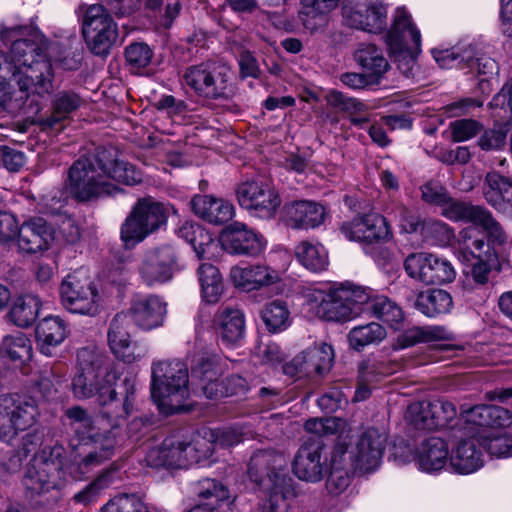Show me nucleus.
I'll use <instances>...</instances> for the list:
<instances>
[{
    "label": "nucleus",
    "mask_w": 512,
    "mask_h": 512,
    "mask_svg": "<svg viewBox=\"0 0 512 512\" xmlns=\"http://www.w3.org/2000/svg\"><path fill=\"white\" fill-rule=\"evenodd\" d=\"M388 47H402L404 44H413L415 50L421 46V34L413 23L411 14L405 7H397L392 16V23L385 34Z\"/></svg>",
    "instance_id": "c756f323"
},
{
    "label": "nucleus",
    "mask_w": 512,
    "mask_h": 512,
    "mask_svg": "<svg viewBox=\"0 0 512 512\" xmlns=\"http://www.w3.org/2000/svg\"><path fill=\"white\" fill-rule=\"evenodd\" d=\"M484 208L483 206L456 201L449 197V200L442 206V215L453 221L476 224Z\"/></svg>",
    "instance_id": "4d7b16f0"
},
{
    "label": "nucleus",
    "mask_w": 512,
    "mask_h": 512,
    "mask_svg": "<svg viewBox=\"0 0 512 512\" xmlns=\"http://www.w3.org/2000/svg\"><path fill=\"white\" fill-rule=\"evenodd\" d=\"M386 329L376 322L360 325L350 330L348 340L350 346L359 351L365 346L378 344L386 338Z\"/></svg>",
    "instance_id": "3c124183"
},
{
    "label": "nucleus",
    "mask_w": 512,
    "mask_h": 512,
    "mask_svg": "<svg viewBox=\"0 0 512 512\" xmlns=\"http://www.w3.org/2000/svg\"><path fill=\"white\" fill-rule=\"evenodd\" d=\"M367 290L369 299L363 303V313H369L392 327L403 321V311L395 302L385 296L373 297L371 291Z\"/></svg>",
    "instance_id": "a19ab883"
},
{
    "label": "nucleus",
    "mask_w": 512,
    "mask_h": 512,
    "mask_svg": "<svg viewBox=\"0 0 512 512\" xmlns=\"http://www.w3.org/2000/svg\"><path fill=\"white\" fill-rule=\"evenodd\" d=\"M35 334L41 353L52 356L67 337V327L60 317L47 316L38 323Z\"/></svg>",
    "instance_id": "f704fd0d"
},
{
    "label": "nucleus",
    "mask_w": 512,
    "mask_h": 512,
    "mask_svg": "<svg viewBox=\"0 0 512 512\" xmlns=\"http://www.w3.org/2000/svg\"><path fill=\"white\" fill-rule=\"evenodd\" d=\"M114 148L98 147L79 157L68 170L66 189L78 202L115 195L120 189L107 180L108 165L114 160Z\"/></svg>",
    "instance_id": "7ed1b4c3"
},
{
    "label": "nucleus",
    "mask_w": 512,
    "mask_h": 512,
    "mask_svg": "<svg viewBox=\"0 0 512 512\" xmlns=\"http://www.w3.org/2000/svg\"><path fill=\"white\" fill-rule=\"evenodd\" d=\"M448 339H450V333L444 327H414L401 334L397 343L399 348L404 349L422 342Z\"/></svg>",
    "instance_id": "09e8293b"
},
{
    "label": "nucleus",
    "mask_w": 512,
    "mask_h": 512,
    "mask_svg": "<svg viewBox=\"0 0 512 512\" xmlns=\"http://www.w3.org/2000/svg\"><path fill=\"white\" fill-rule=\"evenodd\" d=\"M80 104L81 99L76 93L59 92L53 99L51 115L42 120V123L49 128H54L58 123L66 120L73 111L77 110Z\"/></svg>",
    "instance_id": "a18cd8bd"
},
{
    "label": "nucleus",
    "mask_w": 512,
    "mask_h": 512,
    "mask_svg": "<svg viewBox=\"0 0 512 512\" xmlns=\"http://www.w3.org/2000/svg\"><path fill=\"white\" fill-rule=\"evenodd\" d=\"M261 318L271 332L285 329L290 321V311L286 301L276 299L265 304Z\"/></svg>",
    "instance_id": "864d4df0"
},
{
    "label": "nucleus",
    "mask_w": 512,
    "mask_h": 512,
    "mask_svg": "<svg viewBox=\"0 0 512 512\" xmlns=\"http://www.w3.org/2000/svg\"><path fill=\"white\" fill-rule=\"evenodd\" d=\"M249 479L257 484L264 496L259 503L262 512H288L290 500L296 494L293 479L286 472V459L273 450L255 452L248 463Z\"/></svg>",
    "instance_id": "f03ea898"
},
{
    "label": "nucleus",
    "mask_w": 512,
    "mask_h": 512,
    "mask_svg": "<svg viewBox=\"0 0 512 512\" xmlns=\"http://www.w3.org/2000/svg\"><path fill=\"white\" fill-rule=\"evenodd\" d=\"M340 0H301V10L299 18L304 27L310 31L316 30L318 27L317 19L333 11Z\"/></svg>",
    "instance_id": "49530a36"
},
{
    "label": "nucleus",
    "mask_w": 512,
    "mask_h": 512,
    "mask_svg": "<svg viewBox=\"0 0 512 512\" xmlns=\"http://www.w3.org/2000/svg\"><path fill=\"white\" fill-rule=\"evenodd\" d=\"M344 422L339 418H312L306 421L305 430L317 436L337 433Z\"/></svg>",
    "instance_id": "774afa93"
},
{
    "label": "nucleus",
    "mask_w": 512,
    "mask_h": 512,
    "mask_svg": "<svg viewBox=\"0 0 512 512\" xmlns=\"http://www.w3.org/2000/svg\"><path fill=\"white\" fill-rule=\"evenodd\" d=\"M340 232L349 241L366 244L387 241L392 233L385 217L378 213H365L344 222Z\"/></svg>",
    "instance_id": "4be33fe9"
},
{
    "label": "nucleus",
    "mask_w": 512,
    "mask_h": 512,
    "mask_svg": "<svg viewBox=\"0 0 512 512\" xmlns=\"http://www.w3.org/2000/svg\"><path fill=\"white\" fill-rule=\"evenodd\" d=\"M214 330L218 340L227 347L240 346L246 334L244 312L233 306L220 307L214 315Z\"/></svg>",
    "instance_id": "393cba45"
},
{
    "label": "nucleus",
    "mask_w": 512,
    "mask_h": 512,
    "mask_svg": "<svg viewBox=\"0 0 512 512\" xmlns=\"http://www.w3.org/2000/svg\"><path fill=\"white\" fill-rule=\"evenodd\" d=\"M481 443L478 434L458 443L452 451L450 464L460 474H470L483 465Z\"/></svg>",
    "instance_id": "473e14b6"
},
{
    "label": "nucleus",
    "mask_w": 512,
    "mask_h": 512,
    "mask_svg": "<svg viewBox=\"0 0 512 512\" xmlns=\"http://www.w3.org/2000/svg\"><path fill=\"white\" fill-rule=\"evenodd\" d=\"M190 203L193 212L199 218L211 224H224L234 216L233 204L223 198L211 195H195Z\"/></svg>",
    "instance_id": "2f4dec72"
},
{
    "label": "nucleus",
    "mask_w": 512,
    "mask_h": 512,
    "mask_svg": "<svg viewBox=\"0 0 512 512\" xmlns=\"http://www.w3.org/2000/svg\"><path fill=\"white\" fill-rule=\"evenodd\" d=\"M466 422L481 428L508 427L512 424L511 412L501 406L477 405L465 410Z\"/></svg>",
    "instance_id": "c9c22d12"
},
{
    "label": "nucleus",
    "mask_w": 512,
    "mask_h": 512,
    "mask_svg": "<svg viewBox=\"0 0 512 512\" xmlns=\"http://www.w3.org/2000/svg\"><path fill=\"white\" fill-rule=\"evenodd\" d=\"M342 16L346 26L369 33H381L387 27V8L378 0H349Z\"/></svg>",
    "instance_id": "a211bd4d"
},
{
    "label": "nucleus",
    "mask_w": 512,
    "mask_h": 512,
    "mask_svg": "<svg viewBox=\"0 0 512 512\" xmlns=\"http://www.w3.org/2000/svg\"><path fill=\"white\" fill-rule=\"evenodd\" d=\"M67 481L64 469V448H44L30 462L23 477L27 498L35 500L51 490L62 488Z\"/></svg>",
    "instance_id": "6e6552de"
},
{
    "label": "nucleus",
    "mask_w": 512,
    "mask_h": 512,
    "mask_svg": "<svg viewBox=\"0 0 512 512\" xmlns=\"http://www.w3.org/2000/svg\"><path fill=\"white\" fill-rule=\"evenodd\" d=\"M93 450L88 451L79 461L72 463L67 469L75 480L82 479L93 468L111 459L115 451L125 444L126 438L114 425L104 433L92 434Z\"/></svg>",
    "instance_id": "dca6fc26"
},
{
    "label": "nucleus",
    "mask_w": 512,
    "mask_h": 512,
    "mask_svg": "<svg viewBox=\"0 0 512 512\" xmlns=\"http://www.w3.org/2000/svg\"><path fill=\"white\" fill-rule=\"evenodd\" d=\"M40 417L37 401L28 394L0 395V440L9 441L33 427Z\"/></svg>",
    "instance_id": "9d476101"
},
{
    "label": "nucleus",
    "mask_w": 512,
    "mask_h": 512,
    "mask_svg": "<svg viewBox=\"0 0 512 512\" xmlns=\"http://www.w3.org/2000/svg\"><path fill=\"white\" fill-rule=\"evenodd\" d=\"M223 248L231 254L256 257L266 247L264 238L241 222L230 224L222 233Z\"/></svg>",
    "instance_id": "b1692460"
},
{
    "label": "nucleus",
    "mask_w": 512,
    "mask_h": 512,
    "mask_svg": "<svg viewBox=\"0 0 512 512\" xmlns=\"http://www.w3.org/2000/svg\"><path fill=\"white\" fill-rule=\"evenodd\" d=\"M151 396L166 414L184 411L190 396L189 372L180 360L154 361L151 366Z\"/></svg>",
    "instance_id": "423d86ee"
},
{
    "label": "nucleus",
    "mask_w": 512,
    "mask_h": 512,
    "mask_svg": "<svg viewBox=\"0 0 512 512\" xmlns=\"http://www.w3.org/2000/svg\"><path fill=\"white\" fill-rule=\"evenodd\" d=\"M212 453V444L204 438L186 442L168 437L148 449L145 455L147 466L152 468L183 469L207 459Z\"/></svg>",
    "instance_id": "1a4fd4ad"
},
{
    "label": "nucleus",
    "mask_w": 512,
    "mask_h": 512,
    "mask_svg": "<svg viewBox=\"0 0 512 512\" xmlns=\"http://www.w3.org/2000/svg\"><path fill=\"white\" fill-rule=\"evenodd\" d=\"M179 270L178 255L169 245L145 251L138 265L139 278L149 288L170 282Z\"/></svg>",
    "instance_id": "4468645a"
},
{
    "label": "nucleus",
    "mask_w": 512,
    "mask_h": 512,
    "mask_svg": "<svg viewBox=\"0 0 512 512\" xmlns=\"http://www.w3.org/2000/svg\"><path fill=\"white\" fill-rule=\"evenodd\" d=\"M114 160L108 165L107 180H115L126 185H136L141 182L142 174L135 166L118 159V152L114 149Z\"/></svg>",
    "instance_id": "13d9d810"
},
{
    "label": "nucleus",
    "mask_w": 512,
    "mask_h": 512,
    "mask_svg": "<svg viewBox=\"0 0 512 512\" xmlns=\"http://www.w3.org/2000/svg\"><path fill=\"white\" fill-rule=\"evenodd\" d=\"M153 51L143 42H134L125 49V58L127 63L133 68H145L152 60Z\"/></svg>",
    "instance_id": "69168bd1"
},
{
    "label": "nucleus",
    "mask_w": 512,
    "mask_h": 512,
    "mask_svg": "<svg viewBox=\"0 0 512 512\" xmlns=\"http://www.w3.org/2000/svg\"><path fill=\"white\" fill-rule=\"evenodd\" d=\"M117 380V371L98 349L84 347L77 352V370L72 379V391L76 398L96 397L97 403H105L107 393L112 392Z\"/></svg>",
    "instance_id": "39448f33"
},
{
    "label": "nucleus",
    "mask_w": 512,
    "mask_h": 512,
    "mask_svg": "<svg viewBox=\"0 0 512 512\" xmlns=\"http://www.w3.org/2000/svg\"><path fill=\"white\" fill-rule=\"evenodd\" d=\"M347 452V442L339 438L332 451L330 472L326 481V488L330 494H341L350 485L351 471L354 469L346 457Z\"/></svg>",
    "instance_id": "7c9ffc66"
},
{
    "label": "nucleus",
    "mask_w": 512,
    "mask_h": 512,
    "mask_svg": "<svg viewBox=\"0 0 512 512\" xmlns=\"http://www.w3.org/2000/svg\"><path fill=\"white\" fill-rule=\"evenodd\" d=\"M388 434L384 429L367 428L359 437L356 445L348 449L347 459L354 471L371 472L381 463Z\"/></svg>",
    "instance_id": "6ab92c4d"
},
{
    "label": "nucleus",
    "mask_w": 512,
    "mask_h": 512,
    "mask_svg": "<svg viewBox=\"0 0 512 512\" xmlns=\"http://www.w3.org/2000/svg\"><path fill=\"white\" fill-rule=\"evenodd\" d=\"M414 307L428 317L449 313L453 308L450 293L442 289H432L418 293Z\"/></svg>",
    "instance_id": "ea45409f"
},
{
    "label": "nucleus",
    "mask_w": 512,
    "mask_h": 512,
    "mask_svg": "<svg viewBox=\"0 0 512 512\" xmlns=\"http://www.w3.org/2000/svg\"><path fill=\"white\" fill-rule=\"evenodd\" d=\"M369 299L367 288L345 282L328 291L314 290L308 294V302L317 314L327 321L346 322L363 313V303Z\"/></svg>",
    "instance_id": "0eeeda50"
},
{
    "label": "nucleus",
    "mask_w": 512,
    "mask_h": 512,
    "mask_svg": "<svg viewBox=\"0 0 512 512\" xmlns=\"http://www.w3.org/2000/svg\"><path fill=\"white\" fill-rule=\"evenodd\" d=\"M326 446L320 438L310 437L295 454L292 469L295 476L306 482H320L328 471Z\"/></svg>",
    "instance_id": "aec40b11"
},
{
    "label": "nucleus",
    "mask_w": 512,
    "mask_h": 512,
    "mask_svg": "<svg viewBox=\"0 0 512 512\" xmlns=\"http://www.w3.org/2000/svg\"><path fill=\"white\" fill-rule=\"evenodd\" d=\"M192 373L203 383L202 390L207 398H215L219 394L218 368L216 363L204 356L197 359Z\"/></svg>",
    "instance_id": "de8ad7c7"
},
{
    "label": "nucleus",
    "mask_w": 512,
    "mask_h": 512,
    "mask_svg": "<svg viewBox=\"0 0 512 512\" xmlns=\"http://www.w3.org/2000/svg\"><path fill=\"white\" fill-rule=\"evenodd\" d=\"M286 214L292 227L309 229L324 221L325 210L315 202L298 201L286 206Z\"/></svg>",
    "instance_id": "4c0bfd02"
},
{
    "label": "nucleus",
    "mask_w": 512,
    "mask_h": 512,
    "mask_svg": "<svg viewBox=\"0 0 512 512\" xmlns=\"http://www.w3.org/2000/svg\"><path fill=\"white\" fill-rule=\"evenodd\" d=\"M325 100L330 107L350 115L367 110V106L364 103L356 98L348 97L337 90L329 91L325 96Z\"/></svg>",
    "instance_id": "680f3d73"
},
{
    "label": "nucleus",
    "mask_w": 512,
    "mask_h": 512,
    "mask_svg": "<svg viewBox=\"0 0 512 512\" xmlns=\"http://www.w3.org/2000/svg\"><path fill=\"white\" fill-rule=\"evenodd\" d=\"M0 355L12 361L25 362L31 359V341L22 333L5 336L0 345Z\"/></svg>",
    "instance_id": "603ef678"
},
{
    "label": "nucleus",
    "mask_w": 512,
    "mask_h": 512,
    "mask_svg": "<svg viewBox=\"0 0 512 512\" xmlns=\"http://www.w3.org/2000/svg\"><path fill=\"white\" fill-rule=\"evenodd\" d=\"M126 314L137 327L150 331L163 326L167 315V303L155 294L137 297L131 301Z\"/></svg>",
    "instance_id": "5701e85b"
},
{
    "label": "nucleus",
    "mask_w": 512,
    "mask_h": 512,
    "mask_svg": "<svg viewBox=\"0 0 512 512\" xmlns=\"http://www.w3.org/2000/svg\"><path fill=\"white\" fill-rule=\"evenodd\" d=\"M232 283L247 292L271 286L280 280L279 273L266 265L233 266L230 270Z\"/></svg>",
    "instance_id": "bb28decb"
},
{
    "label": "nucleus",
    "mask_w": 512,
    "mask_h": 512,
    "mask_svg": "<svg viewBox=\"0 0 512 512\" xmlns=\"http://www.w3.org/2000/svg\"><path fill=\"white\" fill-rule=\"evenodd\" d=\"M456 414V407L452 402L436 399L410 404L405 419L416 429L434 430L448 427Z\"/></svg>",
    "instance_id": "412c9836"
},
{
    "label": "nucleus",
    "mask_w": 512,
    "mask_h": 512,
    "mask_svg": "<svg viewBox=\"0 0 512 512\" xmlns=\"http://www.w3.org/2000/svg\"><path fill=\"white\" fill-rule=\"evenodd\" d=\"M18 246L26 253H37L48 248L51 234L42 218H34L18 226Z\"/></svg>",
    "instance_id": "72a5a7b5"
},
{
    "label": "nucleus",
    "mask_w": 512,
    "mask_h": 512,
    "mask_svg": "<svg viewBox=\"0 0 512 512\" xmlns=\"http://www.w3.org/2000/svg\"><path fill=\"white\" fill-rule=\"evenodd\" d=\"M355 61L377 83L389 70L390 64L381 48L372 43H362L354 53Z\"/></svg>",
    "instance_id": "58836bf2"
},
{
    "label": "nucleus",
    "mask_w": 512,
    "mask_h": 512,
    "mask_svg": "<svg viewBox=\"0 0 512 512\" xmlns=\"http://www.w3.org/2000/svg\"><path fill=\"white\" fill-rule=\"evenodd\" d=\"M101 512H149L147 505L136 494H119L110 499Z\"/></svg>",
    "instance_id": "052dcab7"
},
{
    "label": "nucleus",
    "mask_w": 512,
    "mask_h": 512,
    "mask_svg": "<svg viewBox=\"0 0 512 512\" xmlns=\"http://www.w3.org/2000/svg\"><path fill=\"white\" fill-rule=\"evenodd\" d=\"M130 319L124 312L112 319L108 330V344L112 353L126 363H133L140 358L135 353V344L129 333Z\"/></svg>",
    "instance_id": "c85d7f7f"
},
{
    "label": "nucleus",
    "mask_w": 512,
    "mask_h": 512,
    "mask_svg": "<svg viewBox=\"0 0 512 512\" xmlns=\"http://www.w3.org/2000/svg\"><path fill=\"white\" fill-rule=\"evenodd\" d=\"M236 195L242 208L260 218H272L281 205L278 191L266 181L243 182L238 186Z\"/></svg>",
    "instance_id": "f3484780"
},
{
    "label": "nucleus",
    "mask_w": 512,
    "mask_h": 512,
    "mask_svg": "<svg viewBox=\"0 0 512 512\" xmlns=\"http://www.w3.org/2000/svg\"><path fill=\"white\" fill-rule=\"evenodd\" d=\"M302 354L305 357L306 375H311L312 373L323 375L330 370L334 359L333 348L326 343L309 348Z\"/></svg>",
    "instance_id": "8fccbe9b"
},
{
    "label": "nucleus",
    "mask_w": 512,
    "mask_h": 512,
    "mask_svg": "<svg viewBox=\"0 0 512 512\" xmlns=\"http://www.w3.org/2000/svg\"><path fill=\"white\" fill-rule=\"evenodd\" d=\"M42 41L45 42L44 54L47 56L46 51L49 49L50 55L54 56V59L59 65L65 70H76L80 66V53L72 51L71 48L62 47L60 45H51L48 47L47 41L40 35L36 34Z\"/></svg>",
    "instance_id": "e2e57ef3"
},
{
    "label": "nucleus",
    "mask_w": 512,
    "mask_h": 512,
    "mask_svg": "<svg viewBox=\"0 0 512 512\" xmlns=\"http://www.w3.org/2000/svg\"><path fill=\"white\" fill-rule=\"evenodd\" d=\"M166 220L167 215L160 202L151 197L139 199L121 226V239L127 245L141 242Z\"/></svg>",
    "instance_id": "f8f14e48"
},
{
    "label": "nucleus",
    "mask_w": 512,
    "mask_h": 512,
    "mask_svg": "<svg viewBox=\"0 0 512 512\" xmlns=\"http://www.w3.org/2000/svg\"><path fill=\"white\" fill-rule=\"evenodd\" d=\"M40 307L41 302L37 296L24 295L16 300L8 316L16 326L26 328L36 320Z\"/></svg>",
    "instance_id": "37998d69"
},
{
    "label": "nucleus",
    "mask_w": 512,
    "mask_h": 512,
    "mask_svg": "<svg viewBox=\"0 0 512 512\" xmlns=\"http://www.w3.org/2000/svg\"><path fill=\"white\" fill-rule=\"evenodd\" d=\"M181 83L205 102H229L238 93L231 67L214 60L186 67L181 75Z\"/></svg>",
    "instance_id": "20e7f679"
},
{
    "label": "nucleus",
    "mask_w": 512,
    "mask_h": 512,
    "mask_svg": "<svg viewBox=\"0 0 512 512\" xmlns=\"http://www.w3.org/2000/svg\"><path fill=\"white\" fill-rule=\"evenodd\" d=\"M481 447L494 457H512V434L482 430L477 433Z\"/></svg>",
    "instance_id": "5fc2aeb1"
},
{
    "label": "nucleus",
    "mask_w": 512,
    "mask_h": 512,
    "mask_svg": "<svg viewBox=\"0 0 512 512\" xmlns=\"http://www.w3.org/2000/svg\"><path fill=\"white\" fill-rule=\"evenodd\" d=\"M407 275L425 285L451 283L456 271L449 260L429 252L409 254L404 261Z\"/></svg>",
    "instance_id": "2eb2a0df"
},
{
    "label": "nucleus",
    "mask_w": 512,
    "mask_h": 512,
    "mask_svg": "<svg viewBox=\"0 0 512 512\" xmlns=\"http://www.w3.org/2000/svg\"><path fill=\"white\" fill-rule=\"evenodd\" d=\"M66 416L70 420L71 428L83 439H91L92 434L104 433V431L97 430L94 426V422L88 412L79 407L74 406L66 411Z\"/></svg>",
    "instance_id": "bf43d9fd"
},
{
    "label": "nucleus",
    "mask_w": 512,
    "mask_h": 512,
    "mask_svg": "<svg viewBox=\"0 0 512 512\" xmlns=\"http://www.w3.org/2000/svg\"><path fill=\"white\" fill-rule=\"evenodd\" d=\"M60 295L64 308L71 313L94 316L99 311V295L85 269L69 274L62 281Z\"/></svg>",
    "instance_id": "ddd939ff"
},
{
    "label": "nucleus",
    "mask_w": 512,
    "mask_h": 512,
    "mask_svg": "<svg viewBox=\"0 0 512 512\" xmlns=\"http://www.w3.org/2000/svg\"><path fill=\"white\" fill-rule=\"evenodd\" d=\"M398 368L399 364L396 362L368 358L359 365V378L374 384L395 373Z\"/></svg>",
    "instance_id": "6e6d98bb"
},
{
    "label": "nucleus",
    "mask_w": 512,
    "mask_h": 512,
    "mask_svg": "<svg viewBox=\"0 0 512 512\" xmlns=\"http://www.w3.org/2000/svg\"><path fill=\"white\" fill-rule=\"evenodd\" d=\"M82 34L95 55H105L118 38V27L108 10L100 4L82 6Z\"/></svg>",
    "instance_id": "9b49d317"
},
{
    "label": "nucleus",
    "mask_w": 512,
    "mask_h": 512,
    "mask_svg": "<svg viewBox=\"0 0 512 512\" xmlns=\"http://www.w3.org/2000/svg\"><path fill=\"white\" fill-rule=\"evenodd\" d=\"M475 225L481 226L488 233L493 243L498 245L506 243L507 235L505 231L488 209H483Z\"/></svg>",
    "instance_id": "338daca9"
},
{
    "label": "nucleus",
    "mask_w": 512,
    "mask_h": 512,
    "mask_svg": "<svg viewBox=\"0 0 512 512\" xmlns=\"http://www.w3.org/2000/svg\"><path fill=\"white\" fill-rule=\"evenodd\" d=\"M486 202L502 215L512 218V178L489 172L482 186Z\"/></svg>",
    "instance_id": "cd10ccee"
},
{
    "label": "nucleus",
    "mask_w": 512,
    "mask_h": 512,
    "mask_svg": "<svg viewBox=\"0 0 512 512\" xmlns=\"http://www.w3.org/2000/svg\"><path fill=\"white\" fill-rule=\"evenodd\" d=\"M202 298L206 303H217L224 291V283L219 269L210 263H202L197 269Z\"/></svg>",
    "instance_id": "79ce46f5"
},
{
    "label": "nucleus",
    "mask_w": 512,
    "mask_h": 512,
    "mask_svg": "<svg viewBox=\"0 0 512 512\" xmlns=\"http://www.w3.org/2000/svg\"><path fill=\"white\" fill-rule=\"evenodd\" d=\"M448 455L447 443L439 437H430L424 440L419 447L417 462L423 471H439L445 467Z\"/></svg>",
    "instance_id": "e433bc0d"
},
{
    "label": "nucleus",
    "mask_w": 512,
    "mask_h": 512,
    "mask_svg": "<svg viewBox=\"0 0 512 512\" xmlns=\"http://www.w3.org/2000/svg\"><path fill=\"white\" fill-rule=\"evenodd\" d=\"M297 260L308 270L319 272L328 266L325 248L319 243L302 241L295 247Z\"/></svg>",
    "instance_id": "c03bdc74"
},
{
    "label": "nucleus",
    "mask_w": 512,
    "mask_h": 512,
    "mask_svg": "<svg viewBox=\"0 0 512 512\" xmlns=\"http://www.w3.org/2000/svg\"><path fill=\"white\" fill-rule=\"evenodd\" d=\"M122 390L117 392L115 386L112 387V392L107 393L108 399L105 403H98L101 407V416L108 421L110 429L114 425L120 433L118 421L127 417L133 410L134 395L136 391V381L134 377H125L122 382Z\"/></svg>",
    "instance_id": "a878e982"
},
{
    "label": "nucleus",
    "mask_w": 512,
    "mask_h": 512,
    "mask_svg": "<svg viewBox=\"0 0 512 512\" xmlns=\"http://www.w3.org/2000/svg\"><path fill=\"white\" fill-rule=\"evenodd\" d=\"M195 493L204 500L224 501L229 497L228 489L214 479H202L195 484Z\"/></svg>",
    "instance_id": "0e129e2a"
},
{
    "label": "nucleus",
    "mask_w": 512,
    "mask_h": 512,
    "mask_svg": "<svg viewBox=\"0 0 512 512\" xmlns=\"http://www.w3.org/2000/svg\"><path fill=\"white\" fill-rule=\"evenodd\" d=\"M45 42L37 35L12 43L10 58L0 52V80L11 75L19 92L28 100L31 95L45 98L53 91L54 70L44 54Z\"/></svg>",
    "instance_id": "f257e3e1"
}]
</instances>
